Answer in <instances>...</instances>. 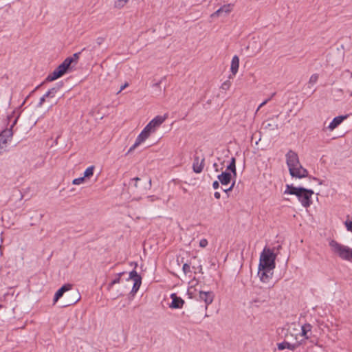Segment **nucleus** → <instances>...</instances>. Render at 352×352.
Masks as SVG:
<instances>
[{"mask_svg": "<svg viewBox=\"0 0 352 352\" xmlns=\"http://www.w3.org/2000/svg\"><path fill=\"white\" fill-rule=\"evenodd\" d=\"M289 171L292 177L304 178L308 176V171L300 164L297 153L289 150L285 155Z\"/></svg>", "mask_w": 352, "mask_h": 352, "instance_id": "1", "label": "nucleus"}, {"mask_svg": "<svg viewBox=\"0 0 352 352\" xmlns=\"http://www.w3.org/2000/svg\"><path fill=\"white\" fill-rule=\"evenodd\" d=\"M285 194L296 195L303 207L308 208L312 204L311 196L314 191L303 187H295L293 185H286Z\"/></svg>", "mask_w": 352, "mask_h": 352, "instance_id": "2", "label": "nucleus"}, {"mask_svg": "<svg viewBox=\"0 0 352 352\" xmlns=\"http://www.w3.org/2000/svg\"><path fill=\"white\" fill-rule=\"evenodd\" d=\"M276 255L269 248H264L260 256L258 267L261 269H267L268 270H274L276 266Z\"/></svg>", "mask_w": 352, "mask_h": 352, "instance_id": "3", "label": "nucleus"}, {"mask_svg": "<svg viewBox=\"0 0 352 352\" xmlns=\"http://www.w3.org/2000/svg\"><path fill=\"white\" fill-rule=\"evenodd\" d=\"M329 245L341 258L349 261L352 258V249L348 246L340 244L334 240L330 241Z\"/></svg>", "mask_w": 352, "mask_h": 352, "instance_id": "4", "label": "nucleus"}, {"mask_svg": "<svg viewBox=\"0 0 352 352\" xmlns=\"http://www.w3.org/2000/svg\"><path fill=\"white\" fill-rule=\"evenodd\" d=\"M129 186L134 192L145 194L151 186V180L142 182L140 177H134L131 179Z\"/></svg>", "mask_w": 352, "mask_h": 352, "instance_id": "5", "label": "nucleus"}, {"mask_svg": "<svg viewBox=\"0 0 352 352\" xmlns=\"http://www.w3.org/2000/svg\"><path fill=\"white\" fill-rule=\"evenodd\" d=\"M278 116H279L277 115L264 121L262 124V129L268 131H274L278 130L279 128V124L276 120L278 119Z\"/></svg>", "mask_w": 352, "mask_h": 352, "instance_id": "6", "label": "nucleus"}, {"mask_svg": "<svg viewBox=\"0 0 352 352\" xmlns=\"http://www.w3.org/2000/svg\"><path fill=\"white\" fill-rule=\"evenodd\" d=\"M14 111L12 112V115H10L8 116V121H11V120L14 118L10 128L6 129L1 133V134L2 135V137L6 138L8 140H10L13 135V129H12L16 125L18 118H19V116L18 115L17 116L14 117Z\"/></svg>", "mask_w": 352, "mask_h": 352, "instance_id": "7", "label": "nucleus"}, {"mask_svg": "<svg viewBox=\"0 0 352 352\" xmlns=\"http://www.w3.org/2000/svg\"><path fill=\"white\" fill-rule=\"evenodd\" d=\"M65 299L63 307L74 305L80 299V293L78 291H72L65 296Z\"/></svg>", "mask_w": 352, "mask_h": 352, "instance_id": "8", "label": "nucleus"}, {"mask_svg": "<svg viewBox=\"0 0 352 352\" xmlns=\"http://www.w3.org/2000/svg\"><path fill=\"white\" fill-rule=\"evenodd\" d=\"M302 344V341H296L294 343H291L288 341H283V342L278 343L277 347L278 350H283L285 349H288L289 350L294 351L298 346Z\"/></svg>", "mask_w": 352, "mask_h": 352, "instance_id": "9", "label": "nucleus"}, {"mask_svg": "<svg viewBox=\"0 0 352 352\" xmlns=\"http://www.w3.org/2000/svg\"><path fill=\"white\" fill-rule=\"evenodd\" d=\"M199 298L206 303L205 309H208V306L210 305L214 299V294L212 292H199Z\"/></svg>", "mask_w": 352, "mask_h": 352, "instance_id": "10", "label": "nucleus"}, {"mask_svg": "<svg viewBox=\"0 0 352 352\" xmlns=\"http://www.w3.org/2000/svg\"><path fill=\"white\" fill-rule=\"evenodd\" d=\"M150 134L144 129L136 138L134 144L129 149L128 153L132 152L138 145L149 137Z\"/></svg>", "mask_w": 352, "mask_h": 352, "instance_id": "11", "label": "nucleus"}, {"mask_svg": "<svg viewBox=\"0 0 352 352\" xmlns=\"http://www.w3.org/2000/svg\"><path fill=\"white\" fill-rule=\"evenodd\" d=\"M170 298L172 302L169 305V307L171 309H181L185 303L184 300L175 293L170 295Z\"/></svg>", "mask_w": 352, "mask_h": 352, "instance_id": "12", "label": "nucleus"}, {"mask_svg": "<svg viewBox=\"0 0 352 352\" xmlns=\"http://www.w3.org/2000/svg\"><path fill=\"white\" fill-rule=\"evenodd\" d=\"M204 162H205L204 157H202L200 160L199 156L195 155L194 157V162L192 164L193 171L196 173H200L203 170V168L204 166Z\"/></svg>", "mask_w": 352, "mask_h": 352, "instance_id": "13", "label": "nucleus"}, {"mask_svg": "<svg viewBox=\"0 0 352 352\" xmlns=\"http://www.w3.org/2000/svg\"><path fill=\"white\" fill-rule=\"evenodd\" d=\"M272 275L273 270H268L267 269L260 270V267H258V276L262 282L268 283Z\"/></svg>", "mask_w": 352, "mask_h": 352, "instance_id": "14", "label": "nucleus"}, {"mask_svg": "<svg viewBox=\"0 0 352 352\" xmlns=\"http://www.w3.org/2000/svg\"><path fill=\"white\" fill-rule=\"evenodd\" d=\"M348 115L344 116H339L333 119L331 122L328 126L327 129L330 131H333L336 128H337L344 120L348 118Z\"/></svg>", "mask_w": 352, "mask_h": 352, "instance_id": "15", "label": "nucleus"}, {"mask_svg": "<svg viewBox=\"0 0 352 352\" xmlns=\"http://www.w3.org/2000/svg\"><path fill=\"white\" fill-rule=\"evenodd\" d=\"M71 284L63 285L55 294L54 297V303H56L64 294L65 292H68L72 288Z\"/></svg>", "mask_w": 352, "mask_h": 352, "instance_id": "16", "label": "nucleus"}, {"mask_svg": "<svg viewBox=\"0 0 352 352\" xmlns=\"http://www.w3.org/2000/svg\"><path fill=\"white\" fill-rule=\"evenodd\" d=\"M342 75L344 78H349V80L346 82L347 92L352 96V72L345 70Z\"/></svg>", "mask_w": 352, "mask_h": 352, "instance_id": "17", "label": "nucleus"}, {"mask_svg": "<svg viewBox=\"0 0 352 352\" xmlns=\"http://www.w3.org/2000/svg\"><path fill=\"white\" fill-rule=\"evenodd\" d=\"M217 178L222 185H227L231 182L232 175L230 173L225 171L219 175Z\"/></svg>", "mask_w": 352, "mask_h": 352, "instance_id": "18", "label": "nucleus"}, {"mask_svg": "<svg viewBox=\"0 0 352 352\" xmlns=\"http://www.w3.org/2000/svg\"><path fill=\"white\" fill-rule=\"evenodd\" d=\"M63 75L64 74L63 73V72H61V70L58 69L57 67L52 73L47 76L45 80L49 82L53 81L59 78Z\"/></svg>", "mask_w": 352, "mask_h": 352, "instance_id": "19", "label": "nucleus"}, {"mask_svg": "<svg viewBox=\"0 0 352 352\" xmlns=\"http://www.w3.org/2000/svg\"><path fill=\"white\" fill-rule=\"evenodd\" d=\"M72 67V59L71 58H65V60L58 66V68L63 72L65 74H66L69 69Z\"/></svg>", "mask_w": 352, "mask_h": 352, "instance_id": "20", "label": "nucleus"}, {"mask_svg": "<svg viewBox=\"0 0 352 352\" xmlns=\"http://www.w3.org/2000/svg\"><path fill=\"white\" fill-rule=\"evenodd\" d=\"M232 6L230 4L224 5L218 9L215 12L212 14V16H219L221 13L225 12L228 14L231 12Z\"/></svg>", "mask_w": 352, "mask_h": 352, "instance_id": "21", "label": "nucleus"}, {"mask_svg": "<svg viewBox=\"0 0 352 352\" xmlns=\"http://www.w3.org/2000/svg\"><path fill=\"white\" fill-rule=\"evenodd\" d=\"M239 58L237 56H234L231 62V72L233 75H235L239 69Z\"/></svg>", "mask_w": 352, "mask_h": 352, "instance_id": "22", "label": "nucleus"}, {"mask_svg": "<svg viewBox=\"0 0 352 352\" xmlns=\"http://www.w3.org/2000/svg\"><path fill=\"white\" fill-rule=\"evenodd\" d=\"M311 325L309 323H306L302 326L301 328V336L305 337V339H308L309 336L307 335V333L311 331Z\"/></svg>", "mask_w": 352, "mask_h": 352, "instance_id": "23", "label": "nucleus"}, {"mask_svg": "<svg viewBox=\"0 0 352 352\" xmlns=\"http://www.w3.org/2000/svg\"><path fill=\"white\" fill-rule=\"evenodd\" d=\"M166 118L157 116L155 118H154L151 121V123L155 126L156 129L157 127L160 126L165 120Z\"/></svg>", "mask_w": 352, "mask_h": 352, "instance_id": "24", "label": "nucleus"}, {"mask_svg": "<svg viewBox=\"0 0 352 352\" xmlns=\"http://www.w3.org/2000/svg\"><path fill=\"white\" fill-rule=\"evenodd\" d=\"M227 170H230L235 177L236 175V159L235 157H232L229 165L227 166Z\"/></svg>", "mask_w": 352, "mask_h": 352, "instance_id": "25", "label": "nucleus"}, {"mask_svg": "<svg viewBox=\"0 0 352 352\" xmlns=\"http://www.w3.org/2000/svg\"><path fill=\"white\" fill-rule=\"evenodd\" d=\"M141 284H142V280H139V278L138 280H135L133 286L132 290L130 292V294L133 296L139 290Z\"/></svg>", "mask_w": 352, "mask_h": 352, "instance_id": "26", "label": "nucleus"}, {"mask_svg": "<svg viewBox=\"0 0 352 352\" xmlns=\"http://www.w3.org/2000/svg\"><path fill=\"white\" fill-rule=\"evenodd\" d=\"M124 272H120V273H118L117 274L118 277L116 278H115L114 280H113L109 285H108V289L110 290L112 287L115 285V284H117V283H119L120 282V278H121V276L124 274Z\"/></svg>", "mask_w": 352, "mask_h": 352, "instance_id": "27", "label": "nucleus"}, {"mask_svg": "<svg viewBox=\"0 0 352 352\" xmlns=\"http://www.w3.org/2000/svg\"><path fill=\"white\" fill-rule=\"evenodd\" d=\"M94 166H89L88 167L85 173H84V176L85 178H89L90 177L93 176L94 175Z\"/></svg>", "mask_w": 352, "mask_h": 352, "instance_id": "28", "label": "nucleus"}, {"mask_svg": "<svg viewBox=\"0 0 352 352\" xmlns=\"http://www.w3.org/2000/svg\"><path fill=\"white\" fill-rule=\"evenodd\" d=\"M138 278H139V280H142L141 276L140 274H138L135 270H132L129 273V277L128 280L131 279L134 281L135 280H138Z\"/></svg>", "mask_w": 352, "mask_h": 352, "instance_id": "29", "label": "nucleus"}, {"mask_svg": "<svg viewBox=\"0 0 352 352\" xmlns=\"http://www.w3.org/2000/svg\"><path fill=\"white\" fill-rule=\"evenodd\" d=\"M80 54V52L75 53L73 54L72 56L67 57V58H71L72 59V65L74 63L76 65L78 62V60L79 58V56Z\"/></svg>", "mask_w": 352, "mask_h": 352, "instance_id": "30", "label": "nucleus"}, {"mask_svg": "<svg viewBox=\"0 0 352 352\" xmlns=\"http://www.w3.org/2000/svg\"><path fill=\"white\" fill-rule=\"evenodd\" d=\"M63 86V82L58 84L56 86L52 87L49 91L50 92L55 96L56 93L59 90V89Z\"/></svg>", "mask_w": 352, "mask_h": 352, "instance_id": "31", "label": "nucleus"}, {"mask_svg": "<svg viewBox=\"0 0 352 352\" xmlns=\"http://www.w3.org/2000/svg\"><path fill=\"white\" fill-rule=\"evenodd\" d=\"M144 129L148 131L149 134L153 133L155 131V126L151 123V122L145 126Z\"/></svg>", "mask_w": 352, "mask_h": 352, "instance_id": "32", "label": "nucleus"}, {"mask_svg": "<svg viewBox=\"0 0 352 352\" xmlns=\"http://www.w3.org/2000/svg\"><path fill=\"white\" fill-rule=\"evenodd\" d=\"M85 181V177H80L78 178H76L73 180L72 184L74 185H80L82 184Z\"/></svg>", "mask_w": 352, "mask_h": 352, "instance_id": "33", "label": "nucleus"}, {"mask_svg": "<svg viewBox=\"0 0 352 352\" xmlns=\"http://www.w3.org/2000/svg\"><path fill=\"white\" fill-rule=\"evenodd\" d=\"M129 0H117L115 2V6L116 8H122Z\"/></svg>", "mask_w": 352, "mask_h": 352, "instance_id": "34", "label": "nucleus"}, {"mask_svg": "<svg viewBox=\"0 0 352 352\" xmlns=\"http://www.w3.org/2000/svg\"><path fill=\"white\" fill-rule=\"evenodd\" d=\"M318 79V75L317 74H314L311 75L309 78V85L315 84L317 82Z\"/></svg>", "mask_w": 352, "mask_h": 352, "instance_id": "35", "label": "nucleus"}, {"mask_svg": "<svg viewBox=\"0 0 352 352\" xmlns=\"http://www.w3.org/2000/svg\"><path fill=\"white\" fill-rule=\"evenodd\" d=\"M183 272L185 274L190 272V266L188 263H184L182 267Z\"/></svg>", "mask_w": 352, "mask_h": 352, "instance_id": "36", "label": "nucleus"}, {"mask_svg": "<svg viewBox=\"0 0 352 352\" xmlns=\"http://www.w3.org/2000/svg\"><path fill=\"white\" fill-rule=\"evenodd\" d=\"M230 82L229 80H226V82H224L222 85H221V89H224V90H227L229 89V87H230Z\"/></svg>", "mask_w": 352, "mask_h": 352, "instance_id": "37", "label": "nucleus"}, {"mask_svg": "<svg viewBox=\"0 0 352 352\" xmlns=\"http://www.w3.org/2000/svg\"><path fill=\"white\" fill-rule=\"evenodd\" d=\"M346 229L352 232V221H346L344 223Z\"/></svg>", "mask_w": 352, "mask_h": 352, "instance_id": "38", "label": "nucleus"}, {"mask_svg": "<svg viewBox=\"0 0 352 352\" xmlns=\"http://www.w3.org/2000/svg\"><path fill=\"white\" fill-rule=\"evenodd\" d=\"M8 140V139L2 137V135L0 134V147L1 146V144H6Z\"/></svg>", "mask_w": 352, "mask_h": 352, "instance_id": "39", "label": "nucleus"}, {"mask_svg": "<svg viewBox=\"0 0 352 352\" xmlns=\"http://www.w3.org/2000/svg\"><path fill=\"white\" fill-rule=\"evenodd\" d=\"M208 245V241L206 239H203L199 241V246L201 248H206Z\"/></svg>", "mask_w": 352, "mask_h": 352, "instance_id": "40", "label": "nucleus"}, {"mask_svg": "<svg viewBox=\"0 0 352 352\" xmlns=\"http://www.w3.org/2000/svg\"><path fill=\"white\" fill-rule=\"evenodd\" d=\"M46 101V98L45 97V96L43 95L41 98H40V100H39V102L38 104V107H41L43 105V104Z\"/></svg>", "mask_w": 352, "mask_h": 352, "instance_id": "41", "label": "nucleus"}, {"mask_svg": "<svg viewBox=\"0 0 352 352\" xmlns=\"http://www.w3.org/2000/svg\"><path fill=\"white\" fill-rule=\"evenodd\" d=\"M270 100V98H267L266 99L265 101H263L259 106L256 109V112L262 107H263L264 105H265Z\"/></svg>", "mask_w": 352, "mask_h": 352, "instance_id": "42", "label": "nucleus"}, {"mask_svg": "<svg viewBox=\"0 0 352 352\" xmlns=\"http://www.w3.org/2000/svg\"><path fill=\"white\" fill-rule=\"evenodd\" d=\"M234 184H235V181H234V182H232V184H231V186H230L229 188H228L227 189H224V190H224V192H226V193H228V192H230V191L232 190V189L234 188Z\"/></svg>", "mask_w": 352, "mask_h": 352, "instance_id": "43", "label": "nucleus"}, {"mask_svg": "<svg viewBox=\"0 0 352 352\" xmlns=\"http://www.w3.org/2000/svg\"><path fill=\"white\" fill-rule=\"evenodd\" d=\"M129 86L128 82H125L123 85L120 87V90L117 92V94H119L122 90H124L126 87Z\"/></svg>", "mask_w": 352, "mask_h": 352, "instance_id": "44", "label": "nucleus"}, {"mask_svg": "<svg viewBox=\"0 0 352 352\" xmlns=\"http://www.w3.org/2000/svg\"><path fill=\"white\" fill-rule=\"evenodd\" d=\"M44 96H45V97L46 98H49V99H51V98H54V95H52V94L50 92V91H47V92Z\"/></svg>", "mask_w": 352, "mask_h": 352, "instance_id": "45", "label": "nucleus"}, {"mask_svg": "<svg viewBox=\"0 0 352 352\" xmlns=\"http://www.w3.org/2000/svg\"><path fill=\"white\" fill-rule=\"evenodd\" d=\"M212 187L214 189H217L219 187V183L218 181H214L212 184Z\"/></svg>", "mask_w": 352, "mask_h": 352, "instance_id": "46", "label": "nucleus"}, {"mask_svg": "<svg viewBox=\"0 0 352 352\" xmlns=\"http://www.w3.org/2000/svg\"><path fill=\"white\" fill-rule=\"evenodd\" d=\"M166 78L164 77L161 79V80H160L159 82H155L153 85L155 86V87H159L160 84L162 83V81L165 79Z\"/></svg>", "mask_w": 352, "mask_h": 352, "instance_id": "47", "label": "nucleus"}, {"mask_svg": "<svg viewBox=\"0 0 352 352\" xmlns=\"http://www.w3.org/2000/svg\"><path fill=\"white\" fill-rule=\"evenodd\" d=\"M214 197H215L216 199H220V197H221V194H220V192H214Z\"/></svg>", "mask_w": 352, "mask_h": 352, "instance_id": "48", "label": "nucleus"}, {"mask_svg": "<svg viewBox=\"0 0 352 352\" xmlns=\"http://www.w3.org/2000/svg\"><path fill=\"white\" fill-rule=\"evenodd\" d=\"M96 42H97L98 45H101L102 43L103 42V38H98L97 40H96Z\"/></svg>", "mask_w": 352, "mask_h": 352, "instance_id": "49", "label": "nucleus"}, {"mask_svg": "<svg viewBox=\"0 0 352 352\" xmlns=\"http://www.w3.org/2000/svg\"><path fill=\"white\" fill-rule=\"evenodd\" d=\"M213 166L215 168L216 171H218V168H218V165H217V164L214 163Z\"/></svg>", "mask_w": 352, "mask_h": 352, "instance_id": "50", "label": "nucleus"}, {"mask_svg": "<svg viewBox=\"0 0 352 352\" xmlns=\"http://www.w3.org/2000/svg\"><path fill=\"white\" fill-rule=\"evenodd\" d=\"M275 95H276V93L274 92V93H273V94L271 95V96H270V98H270V100H271V99H272V98Z\"/></svg>", "mask_w": 352, "mask_h": 352, "instance_id": "51", "label": "nucleus"}, {"mask_svg": "<svg viewBox=\"0 0 352 352\" xmlns=\"http://www.w3.org/2000/svg\"><path fill=\"white\" fill-rule=\"evenodd\" d=\"M313 179H314V180H318V179L317 178H316V177H314Z\"/></svg>", "mask_w": 352, "mask_h": 352, "instance_id": "52", "label": "nucleus"}]
</instances>
